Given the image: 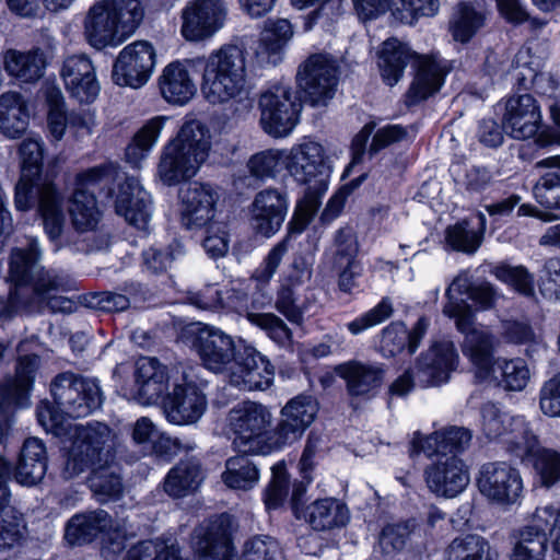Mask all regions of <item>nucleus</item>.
Wrapping results in <instances>:
<instances>
[{
    "label": "nucleus",
    "mask_w": 560,
    "mask_h": 560,
    "mask_svg": "<svg viewBox=\"0 0 560 560\" xmlns=\"http://www.w3.org/2000/svg\"><path fill=\"white\" fill-rule=\"evenodd\" d=\"M114 182H118V192L115 197L116 213L124 217L131 225L140 228L147 224L151 215L150 194L143 189L135 176H125L120 182L118 165L108 162L77 175V188L69 209L77 231H93L102 218L94 191L90 188H101Z\"/></svg>",
    "instance_id": "1"
},
{
    "label": "nucleus",
    "mask_w": 560,
    "mask_h": 560,
    "mask_svg": "<svg viewBox=\"0 0 560 560\" xmlns=\"http://www.w3.org/2000/svg\"><path fill=\"white\" fill-rule=\"evenodd\" d=\"M114 433L101 422L75 428L74 441L66 462L65 474L73 478L90 471V487L103 500L117 499L122 492L119 467L115 463Z\"/></svg>",
    "instance_id": "2"
},
{
    "label": "nucleus",
    "mask_w": 560,
    "mask_h": 560,
    "mask_svg": "<svg viewBox=\"0 0 560 560\" xmlns=\"http://www.w3.org/2000/svg\"><path fill=\"white\" fill-rule=\"evenodd\" d=\"M19 153L22 176L15 186V208L19 211H27L37 207L45 233L60 247L66 221L63 197L52 183L37 180L43 167V143L33 138L24 139Z\"/></svg>",
    "instance_id": "3"
},
{
    "label": "nucleus",
    "mask_w": 560,
    "mask_h": 560,
    "mask_svg": "<svg viewBox=\"0 0 560 560\" xmlns=\"http://www.w3.org/2000/svg\"><path fill=\"white\" fill-rule=\"evenodd\" d=\"M413 58H416V73L405 93V104L409 108L434 96L452 70L451 62L441 56L434 54L419 56L407 44L397 38H388L383 43L378 61L384 82L389 86L395 85Z\"/></svg>",
    "instance_id": "4"
},
{
    "label": "nucleus",
    "mask_w": 560,
    "mask_h": 560,
    "mask_svg": "<svg viewBox=\"0 0 560 560\" xmlns=\"http://www.w3.org/2000/svg\"><path fill=\"white\" fill-rule=\"evenodd\" d=\"M40 248L36 238H28L25 248L12 250L10 278L14 282L8 295H0V324L11 320L25 302L22 292L28 288L39 298L57 291L62 280L52 270H45L39 265Z\"/></svg>",
    "instance_id": "5"
},
{
    "label": "nucleus",
    "mask_w": 560,
    "mask_h": 560,
    "mask_svg": "<svg viewBox=\"0 0 560 560\" xmlns=\"http://www.w3.org/2000/svg\"><path fill=\"white\" fill-rule=\"evenodd\" d=\"M143 16L140 0H96L84 21V37L97 50L117 47L136 32Z\"/></svg>",
    "instance_id": "6"
},
{
    "label": "nucleus",
    "mask_w": 560,
    "mask_h": 560,
    "mask_svg": "<svg viewBox=\"0 0 560 560\" xmlns=\"http://www.w3.org/2000/svg\"><path fill=\"white\" fill-rule=\"evenodd\" d=\"M201 93L212 105L228 102L247 101L250 106L246 89V66L243 50L236 45H224L211 52L208 58L202 57Z\"/></svg>",
    "instance_id": "7"
},
{
    "label": "nucleus",
    "mask_w": 560,
    "mask_h": 560,
    "mask_svg": "<svg viewBox=\"0 0 560 560\" xmlns=\"http://www.w3.org/2000/svg\"><path fill=\"white\" fill-rule=\"evenodd\" d=\"M209 129L199 120L185 121L177 136L163 149L159 175L168 186L194 177L210 150Z\"/></svg>",
    "instance_id": "8"
},
{
    "label": "nucleus",
    "mask_w": 560,
    "mask_h": 560,
    "mask_svg": "<svg viewBox=\"0 0 560 560\" xmlns=\"http://www.w3.org/2000/svg\"><path fill=\"white\" fill-rule=\"evenodd\" d=\"M457 353L451 341L434 342L418 359L415 370L404 371L388 387L389 398H404L409 395L416 384L421 387L439 386L450 380L456 368Z\"/></svg>",
    "instance_id": "9"
},
{
    "label": "nucleus",
    "mask_w": 560,
    "mask_h": 560,
    "mask_svg": "<svg viewBox=\"0 0 560 560\" xmlns=\"http://www.w3.org/2000/svg\"><path fill=\"white\" fill-rule=\"evenodd\" d=\"M229 425L234 434L233 448L243 454H269L279 451L272 445L270 411L261 404L243 401L229 412Z\"/></svg>",
    "instance_id": "10"
},
{
    "label": "nucleus",
    "mask_w": 560,
    "mask_h": 560,
    "mask_svg": "<svg viewBox=\"0 0 560 560\" xmlns=\"http://www.w3.org/2000/svg\"><path fill=\"white\" fill-rule=\"evenodd\" d=\"M464 295L479 310H490L495 305L499 294L488 281H471L468 271L459 272L447 287L443 314L455 320L456 328L465 332L474 325L475 314Z\"/></svg>",
    "instance_id": "11"
},
{
    "label": "nucleus",
    "mask_w": 560,
    "mask_h": 560,
    "mask_svg": "<svg viewBox=\"0 0 560 560\" xmlns=\"http://www.w3.org/2000/svg\"><path fill=\"white\" fill-rule=\"evenodd\" d=\"M548 535L553 537V548L560 555V504H546L536 509L530 523L515 536L510 559L545 560Z\"/></svg>",
    "instance_id": "12"
},
{
    "label": "nucleus",
    "mask_w": 560,
    "mask_h": 560,
    "mask_svg": "<svg viewBox=\"0 0 560 560\" xmlns=\"http://www.w3.org/2000/svg\"><path fill=\"white\" fill-rule=\"evenodd\" d=\"M50 393L58 409L70 418H83L103 404V393L96 380L72 372H62L50 383Z\"/></svg>",
    "instance_id": "13"
},
{
    "label": "nucleus",
    "mask_w": 560,
    "mask_h": 560,
    "mask_svg": "<svg viewBox=\"0 0 560 560\" xmlns=\"http://www.w3.org/2000/svg\"><path fill=\"white\" fill-rule=\"evenodd\" d=\"M339 78V63L328 52L310 55L298 68L296 83L304 101L312 106H326L334 97Z\"/></svg>",
    "instance_id": "14"
},
{
    "label": "nucleus",
    "mask_w": 560,
    "mask_h": 560,
    "mask_svg": "<svg viewBox=\"0 0 560 560\" xmlns=\"http://www.w3.org/2000/svg\"><path fill=\"white\" fill-rule=\"evenodd\" d=\"M260 122L275 137L289 135L299 120L301 103L290 85L273 83L259 97Z\"/></svg>",
    "instance_id": "15"
},
{
    "label": "nucleus",
    "mask_w": 560,
    "mask_h": 560,
    "mask_svg": "<svg viewBox=\"0 0 560 560\" xmlns=\"http://www.w3.org/2000/svg\"><path fill=\"white\" fill-rule=\"evenodd\" d=\"M477 487L485 498L501 506L518 504L524 490L520 470L506 462L483 464L479 470Z\"/></svg>",
    "instance_id": "16"
},
{
    "label": "nucleus",
    "mask_w": 560,
    "mask_h": 560,
    "mask_svg": "<svg viewBox=\"0 0 560 560\" xmlns=\"http://www.w3.org/2000/svg\"><path fill=\"white\" fill-rule=\"evenodd\" d=\"M318 402L311 395L291 398L280 411V420L272 430V445L279 450L291 446L305 433L318 412Z\"/></svg>",
    "instance_id": "17"
},
{
    "label": "nucleus",
    "mask_w": 560,
    "mask_h": 560,
    "mask_svg": "<svg viewBox=\"0 0 560 560\" xmlns=\"http://www.w3.org/2000/svg\"><path fill=\"white\" fill-rule=\"evenodd\" d=\"M226 11L221 0H191L180 13V34L191 43L211 38L224 25Z\"/></svg>",
    "instance_id": "18"
},
{
    "label": "nucleus",
    "mask_w": 560,
    "mask_h": 560,
    "mask_svg": "<svg viewBox=\"0 0 560 560\" xmlns=\"http://www.w3.org/2000/svg\"><path fill=\"white\" fill-rule=\"evenodd\" d=\"M231 529L232 517L226 513L197 526L191 535V548L198 560H231L234 551Z\"/></svg>",
    "instance_id": "19"
},
{
    "label": "nucleus",
    "mask_w": 560,
    "mask_h": 560,
    "mask_svg": "<svg viewBox=\"0 0 560 560\" xmlns=\"http://www.w3.org/2000/svg\"><path fill=\"white\" fill-rule=\"evenodd\" d=\"M241 346H236L230 335L210 325L200 326L192 340V348L202 365L214 373H221L235 363Z\"/></svg>",
    "instance_id": "20"
},
{
    "label": "nucleus",
    "mask_w": 560,
    "mask_h": 560,
    "mask_svg": "<svg viewBox=\"0 0 560 560\" xmlns=\"http://www.w3.org/2000/svg\"><path fill=\"white\" fill-rule=\"evenodd\" d=\"M155 66V50L143 40L127 45L113 66V80L121 86L140 88L147 83Z\"/></svg>",
    "instance_id": "21"
},
{
    "label": "nucleus",
    "mask_w": 560,
    "mask_h": 560,
    "mask_svg": "<svg viewBox=\"0 0 560 560\" xmlns=\"http://www.w3.org/2000/svg\"><path fill=\"white\" fill-rule=\"evenodd\" d=\"M289 209L287 192L279 188H266L257 192L248 207L252 230L264 237H271L282 226Z\"/></svg>",
    "instance_id": "22"
},
{
    "label": "nucleus",
    "mask_w": 560,
    "mask_h": 560,
    "mask_svg": "<svg viewBox=\"0 0 560 560\" xmlns=\"http://www.w3.org/2000/svg\"><path fill=\"white\" fill-rule=\"evenodd\" d=\"M481 430L489 440L503 439L506 451L513 455V448L533 431L524 416H512L501 411L494 404L487 402L481 407Z\"/></svg>",
    "instance_id": "23"
},
{
    "label": "nucleus",
    "mask_w": 560,
    "mask_h": 560,
    "mask_svg": "<svg viewBox=\"0 0 560 560\" xmlns=\"http://www.w3.org/2000/svg\"><path fill=\"white\" fill-rule=\"evenodd\" d=\"M230 374V383L244 390L266 389L273 381L275 369L254 347L243 345Z\"/></svg>",
    "instance_id": "24"
},
{
    "label": "nucleus",
    "mask_w": 560,
    "mask_h": 560,
    "mask_svg": "<svg viewBox=\"0 0 560 560\" xmlns=\"http://www.w3.org/2000/svg\"><path fill=\"white\" fill-rule=\"evenodd\" d=\"M285 158V167L300 184L310 185L316 179H328L330 167L324 148L315 141L293 145Z\"/></svg>",
    "instance_id": "25"
},
{
    "label": "nucleus",
    "mask_w": 560,
    "mask_h": 560,
    "mask_svg": "<svg viewBox=\"0 0 560 560\" xmlns=\"http://www.w3.org/2000/svg\"><path fill=\"white\" fill-rule=\"evenodd\" d=\"M207 408V399L200 388L184 377L164 399L163 409L168 422L177 425L196 423Z\"/></svg>",
    "instance_id": "26"
},
{
    "label": "nucleus",
    "mask_w": 560,
    "mask_h": 560,
    "mask_svg": "<svg viewBox=\"0 0 560 560\" xmlns=\"http://www.w3.org/2000/svg\"><path fill=\"white\" fill-rule=\"evenodd\" d=\"M202 57L187 58L167 65L159 79L162 96L172 104L184 105L196 94L191 72L200 71Z\"/></svg>",
    "instance_id": "27"
},
{
    "label": "nucleus",
    "mask_w": 560,
    "mask_h": 560,
    "mask_svg": "<svg viewBox=\"0 0 560 560\" xmlns=\"http://www.w3.org/2000/svg\"><path fill=\"white\" fill-rule=\"evenodd\" d=\"M428 488L436 495L454 498L469 483V474L462 459L455 455L439 457L424 470Z\"/></svg>",
    "instance_id": "28"
},
{
    "label": "nucleus",
    "mask_w": 560,
    "mask_h": 560,
    "mask_svg": "<svg viewBox=\"0 0 560 560\" xmlns=\"http://www.w3.org/2000/svg\"><path fill=\"white\" fill-rule=\"evenodd\" d=\"M67 91L80 103H93L100 93L95 67L85 54L67 57L60 70Z\"/></svg>",
    "instance_id": "29"
},
{
    "label": "nucleus",
    "mask_w": 560,
    "mask_h": 560,
    "mask_svg": "<svg viewBox=\"0 0 560 560\" xmlns=\"http://www.w3.org/2000/svg\"><path fill=\"white\" fill-rule=\"evenodd\" d=\"M502 122L504 131L514 139L534 137L541 125V112L537 101L530 94L509 97Z\"/></svg>",
    "instance_id": "30"
},
{
    "label": "nucleus",
    "mask_w": 560,
    "mask_h": 560,
    "mask_svg": "<svg viewBox=\"0 0 560 560\" xmlns=\"http://www.w3.org/2000/svg\"><path fill=\"white\" fill-rule=\"evenodd\" d=\"M513 456L530 464L544 487L550 488L560 481V452L540 446L534 431L513 448Z\"/></svg>",
    "instance_id": "31"
},
{
    "label": "nucleus",
    "mask_w": 560,
    "mask_h": 560,
    "mask_svg": "<svg viewBox=\"0 0 560 560\" xmlns=\"http://www.w3.org/2000/svg\"><path fill=\"white\" fill-rule=\"evenodd\" d=\"M217 191L208 184L192 183L182 191V224L187 230L207 226L214 217Z\"/></svg>",
    "instance_id": "32"
},
{
    "label": "nucleus",
    "mask_w": 560,
    "mask_h": 560,
    "mask_svg": "<svg viewBox=\"0 0 560 560\" xmlns=\"http://www.w3.org/2000/svg\"><path fill=\"white\" fill-rule=\"evenodd\" d=\"M293 36V26L287 19L268 20L259 38L252 47L254 61L260 67L277 66L282 59V50Z\"/></svg>",
    "instance_id": "33"
},
{
    "label": "nucleus",
    "mask_w": 560,
    "mask_h": 560,
    "mask_svg": "<svg viewBox=\"0 0 560 560\" xmlns=\"http://www.w3.org/2000/svg\"><path fill=\"white\" fill-rule=\"evenodd\" d=\"M293 36V26L287 19L268 20L259 38L252 47L254 61L260 67L277 66L282 59V50Z\"/></svg>",
    "instance_id": "34"
},
{
    "label": "nucleus",
    "mask_w": 560,
    "mask_h": 560,
    "mask_svg": "<svg viewBox=\"0 0 560 560\" xmlns=\"http://www.w3.org/2000/svg\"><path fill=\"white\" fill-rule=\"evenodd\" d=\"M339 376L345 380L346 388L351 397L370 399L381 388L385 370L380 363L349 361L337 369Z\"/></svg>",
    "instance_id": "35"
},
{
    "label": "nucleus",
    "mask_w": 560,
    "mask_h": 560,
    "mask_svg": "<svg viewBox=\"0 0 560 560\" xmlns=\"http://www.w3.org/2000/svg\"><path fill=\"white\" fill-rule=\"evenodd\" d=\"M133 377L135 392L142 404H155L168 387L167 369L155 358L138 359Z\"/></svg>",
    "instance_id": "36"
},
{
    "label": "nucleus",
    "mask_w": 560,
    "mask_h": 560,
    "mask_svg": "<svg viewBox=\"0 0 560 560\" xmlns=\"http://www.w3.org/2000/svg\"><path fill=\"white\" fill-rule=\"evenodd\" d=\"M285 163L284 154L275 149H268L253 154L246 163V171H241L233 177V186L237 190L255 189L268 178H273Z\"/></svg>",
    "instance_id": "37"
},
{
    "label": "nucleus",
    "mask_w": 560,
    "mask_h": 560,
    "mask_svg": "<svg viewBox=\"0 0 560 560\" xmlns=\"http://www.w3.org/2000/svg\"><path fill=\"white\" fill-rule=\"evenodd\" d=\"M430 325L429 318L419 317L411 330L402 322H393L382 330L381 350L385 357H395L407 350L413 354L425 336Z\"/></svg>",
    "instance_id": "38"
},
{
    "label": "nucleus",
    "mask_w": 560,
    "mask_h": 560,
    "mask_svg": "<svg viewBox=\"0 0 560 560\" xmlns=\"http://www.w3.org/2000/svg\"><path fill=\"white\" fill-rule=\"evenodd\" d=\"M110 515L102 509L74 514L66 525L65 538L70 545H84L100 539L110 527Z\"/></svg>",
    "instance_id": "39"
},
{
    "label": "nucleus",
    "mask_w": 560,
    "mask_h": 560,
    "mask_svg": "<svg viewBox=\"0 0 560 560\" xmlns=\"http://www.w3.org/2000/svg\"><path fill=\"white\" fill-rule=\"evenodd\" d=\"M12 467L0 457V550L12 549L19 546L25 536V524L15 515L3 516L10 500L9 480Z\"/></svg>",
    "instance_id": "40"
},
{
    "label": "nucleus",
    "mask_w": 560,
    "mask_h": 560,
    "mask_svg": "<svg viewBox=\"0 0 560 560\" xmlns=\"http://www.w3.org/2000/svg\"><path fill=\"white\" fill-rule=\"evenodd\" d=\"M462 350L476 366V376L485 380L491 372L493 351L497 345L495 337L487 329H476L470 326L465 332Z\"/></svg>",
    "instance_id": "41"
},
{
    "label": "nucleus",
    "mask_w": 560,
    "mask_h": 560,
    "mask_svg": "<svg viewBox=\"0 0 560 560\" xmlns=\"http://www.w3.org/2000/svg\"><path fill=\"white\" fill-rule=\"evenodd\" d=\"M540 176L533 187L536 201L546 209L560 210V155L536 162Z\"/></svg>",
    "instance_id": "42"
},
{
    "label": "nucleus",
    "mask_w": 560,
    "mask_h": 560,
    "mask_svg": "<svg viewBox=\"0 0 560 560\" xmlns=\"http://www.w3.org/2000/svg\"><path fill=\"white\" fill-rule=\"evenodd\" d=\"M47 470V453L45 444L37 438L24 441L15 468V479L19 483L34 486L39 482Z\"/></svg>",
    "instance_id": "43"
},
{
    "label": "nucleus",
    "mask_w": 560,
    "mask_h": 560,
    "mask_svg": "<svg viewBox=\"0 0 560 560\" xmlns=\"http://www.w3.org/2000/svg\"><path fill=\"white\" fill-rule=\"evenodd\" d=\"M38 364L37 355H23L16 364L15 375L0 383V400L3 405L22 406L33 384Z\"/></svg>",
    "instance_id": "44"
},
{
    "label": "nucleus",
    "mask_w": 560,
    "mask_h": 560,
    "mask_svg": "<svg viewBox=\"0 0 560 560\" xmlns=\"http://www.w3.org/2000/svg\"><path fill=\"white\" fill-rule=\"evenodd\" d=\"M303 517L314 530H329L346 526L349 511L339 500L319 499L308 504L302 512Z\"/></svg>",
    "instance_id": "45"
},
{
    "label": "nucleus",
    "mask_w": 560,
    "mask_h": 560,
    "mask_svg": "<svg viewBox=\"0 0 560 560\" xmlns=\"http://www.w3.org/2000/svg\"><path fill=\"white\" fill-rule=\"evenodd\" d=\"M203 472L199 459L191 457L180 460L165 477L164 490L174 498H183L200 486Z\"/></svg>",
    "instance_id": "46"
},
{
    "label": "nucleus",
    "mask_w": 560,
    "mask_h": 560,
    "mask_svg": "<svg viewBox=\"0 0 560 560\" xmlns=\"http://www.w3.org/2000/svg\"><path fill=\"white\" fill-rule=\"evenodd\" d=\"M486 5L482 1L459 2L450 21V32L453 38L460 43H467L483 26L486 21Z\"/></svg>",
    "instance_id": "47"
},
{
    "label": "nucleus",
    "mask_w": 560,
    "mask_h": 560,
    "mask_svg": "<svg viewBox=\"0 0 560 560\" xmlns=\"http://www.w3.org/2000/svg\"><path fill=\"white\" fill-rule=\"evenodd\" d=\"M28 112L22 95L7 92L0 95V131L9 138L20 137L28 126Z\"/></svg>",
    "instance_id": "48"
},
{
    "label": "nucleus",
    "mask_w": 560,
    "mask_h": 560,
    "mask_svg": "<svg viewBox=\"0 0 560 560\" xmlns=\"http://www.w3.org/2000/svg\"><path fill=\"white\" fill-rule=\"evenodd\" d=\"M476 219L478 220L479 231H476L468 220H463L447 226L445 230L446 247L468 255L476 253L482 242L486 217L483 213L478 212Z\"/></svg>",
    "instance_id": "49"
},
{
    "label": "nucleus",
    "mask_w": 560,
    "mask_h": 560,
    "mask_svg": "<svg viewBox=\"0 0 560 560\" xmlns=\"http://www.w3.org/2000/svg\"><path fill=\"white\" fill-rule=\"evenodd\" d=\"M164 117H154L148 120L133 136L125 150L127 163L132 167H139L155 144L164 126Z\"/></svg>",
    "instance_id": "50"
},
{
    "label": "nucleus",
    "mask_w": 560,
    "mask_h": 560,
    "mask_svg": "<svg viewBox=\"0 0 560 560\" xmlns=\"http://www.w3.org/2000/svg\"><path fill=\"white\" fill-rule=\"evenodd\" d=\"M447 560H497L489 541L475 534L456 537L446 549Z\"/></svg>",
    "instance_id": "51"
},
{
    "label": "nucleus",
    "mask_w": 560,
    "mask_h": 560,
    "mask_svg": "<svg viewBox=\"0 0 560 560\" xmlns=\"http://www.w3.org/2000/svg\"><path fill=\"white\" fill-rule=\"evenodd\" d=\"M44 68L43 54L38 50L27 52L9 50L4 56L7 72L24 82L38 80L43 75Z\"/></svg>",
    "instance_id": "52"
},
{
    "label": "nucleus",
    "mask_w": 560,
    "mask_h": 560,
    "mask_svg": "<svg viewBox=\"0 0 560 560\" xmlns=\"http://www.w3.org/2000/svg\"><path fill=\"white\" fill-rule=\"evenodd\" d=\"M246 455L241 453L226 460L222 480L229 488L247 490L257 482L258 469Z\"/></svg>",
    "instance_id": "53"
},
{
    "label": "nucleus",
    "mask_w": 560,
    "mask_h": 560,
    "mask_svg": "<svg viewBox=\"0 0 560 560\" xmlns=\"http://www.w3.org/2000/svg\"><path fill=\"white\" fill-rule=\"evenodd\" d=\"M491 371L499 385L506 390H523L529 381V370L522 359H498Z\"/></svg>",
    "instance_id": "54"
},
{
    "label": "nucleus",
    "mask_w": 560,
    "mask_h": 560,
    "mask_svg": "<svg viewBox=\"0 0 560 560\" xmlns=\"http://www.w3.org/2000/svg\"><path fill=\"white\" fill-rule=\"evenodd\" d=\"M185 254L184 246L173 241L167 246H151L142 252V264L153 275L165 273L175 260Z\"/></svg>",
    "instance_id": "55"
},
{
    "label": "nucleus",
    "mask_w": 560,
    "mask_h": 560,
    "mask_svg": "<svg viewBox=\"0 0 560 560\" xmlns=\"http://www.w3.org/2000/svg\"><path fill=\"white\" fill-rule=\"evenodd\" d=\"M124 560H183L179 548L163 540H143L131 547Z\"/></svg>",
    "instance_id": "56"
},
{
    "label": "nucleus",
    "mask_w": 560,
    "mask_h": 560,
    "mask_svg": "<svg viewBox=\"0 0 560 560\" xmlns=\"http://www.w3.org/2000/svg\"><path fill=\"white\" fill-rule=\"evenodd\" d=\"M250 324L262 329L278 346L285 348L292 343V331L287 324L273 313H248Z\"/></svg>",
    "instance_id": "57"
},
{
    "label": "nucleus",
    "mask_w": 560,
    "mask_h": 560,
    "mask_svg": "<svg viewBox=\"0 0 560 560\" xmlns=\"http://www.w3.org/2000/svg\"><path fill=\"white\" fill-rule=\"evenodd\" d=\"M394 308L388 298H383L373 308L347 323L346 327L353 336L382 324L393 315Z\"/></svg>",
    "instance_id": "58"
},
{
    "label": "nucleus",
    "mask_w": 560,
    "mask_h": 560,
    "mask_svg": "<svg viewBox=\"0 0 560 560\" xmlns=\"http://www.w3.org/2000/svg\"><path fill=\"white\" fill-rule=\"evenodd\" d=\"M492 273L497 279L512 285L524 295H532L534 293V277L523 266L513 267L501 264L493 268Z\"/></svg>",
    "instance_id": "59"
},
{
    "label": "nucleus",
    "mask_w": 560,
    "mask_h": 560,
    "mask_svg": "<svg viewBox=\"0 0 560 560\" xmlns=\"http://www.w3.org/2000/svg\"><path fill=\"white\" fill-rule=\"evenodd\" d=\"M335 246L332 266L360 261L358 238L351 228H341L336 232Z\"/></svg>",
    "instance_id": "60"
},
{
    "label": "nucleus",
    "mask_w": 560,
    "mask_h": 560,
    "mask_svg": "<svg viewBox=\"0 0 560 560\" xmlns=\"http://www.w3.org/2000/svg\"><path fill=\"white\" fill-rule=\"evenodd\" d=\"M337 270V287L345 294L353 295L362 292L364 266L362 261L334 266Z\"/></svg>",
    "instance_id": "61"
},
{
    "label": "nucleus",
    "mask_w": 560,
    "mask_h": 560,
    "mask_svg": "<svg viewBox=\"0 0 560 560\" xmlns=\"http://www.w3.org/2000/svg\"><path fill=\"white\" fill-rule=\"evenodd\" d=\"M539 291L548 300L560 301V257H551L545 261Z\"/></svg>",
    "instance_id": "62"
},
{
    "label": "nucleus",
    "mask_w": 560,
    "mask_h": 560,
    "mask_svg": "<svg viewBox=\"0 0 560 560\" xmlns=\"http://www.w3.org/2000/svg\"><path fill=\"white\" fill-rule=\"evenodd\" d=\"M278 542L270 536H255L244 545L242 558L247 560H275Z\"/></svg>",
    "instance_id": "63"
},
{
    "label": "nucleus",
    "mask_w": 560,
    "mask_h": 560,
    "mask_svg": "<svg viewBox=\"0 0 560 560\" xmlns=\"http://www.w3.org/2000/svg\"><path fill=\"white\" fill-rule=\"evenodd\" d=\"M541 411L549 417H560V374L547 381L539 393Z\"/></svg>",
    "instance_id": "64"
}]
</instances>
